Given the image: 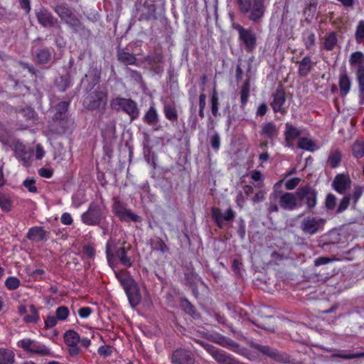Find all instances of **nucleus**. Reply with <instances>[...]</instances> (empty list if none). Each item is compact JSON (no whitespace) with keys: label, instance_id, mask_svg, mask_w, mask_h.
Masks as SVG:
<instances>
[{"label":"nucleus","instance_id":"obj_36","mask_svg":"<svg viewBox=\"0 0 364 364\" xmlns=\"http://www.w3.org/2000/svg\"><path fill=\"white\" fill-rule=\"evenodd\" d=\"M355 38L358 44L364 46V21H360L356 26Z\"/></svg>","mask_w":364,"mask_h":364},{"label":"nucleus","instance_id":"obj_34","mask_svg":"<svg viewBox=\"0 0 364 364\" xmlns=\"http://www.w3.org/2000/svg\"><path fill=\"white\" fill-rule=\"evenodd\" d=\"M116 257L119 258L120 262L126 266L131 267L132 263L129 257L127 255V251L124 247H120L116 252Z\"/></svg>","mask_w":364,"mask_h":364},{"label":"nucleus","instance_id":"obj_46","mask_svg":"<svg viewBox=\"0 0 364 364\" xmlns=\"http://www.w3.org/2000/svg\"><path fill=\"white\" fill-rule=\"evenodd\" d=\"M58 320L55 316H53V315L47 316V317L46 318V319L44 321L45 328L46 329H49V328H51L55 326L58 323Z\"/></svg>","mask_w":364,"mask_h":364},{"label":"nucleus","instance_id":"obj_63","mask_svg":"<svg viewBox=\"0 0 364 364\" xmlns=\"http://www.w3.org/2000/svg\"><path fill=\"white\" fill-rule=\"evenodd\" d=\"M355 75L356 79L364 80V64L356 69Z\"/></svg>","mask_w":364,"mask_h":364},{"label":"nucleus","instance_id":"obj_28","mask_svg":"<svg viewBox=\"0 0 364 364\" xmlns=\"http://www.w3.org/2000/svg\"><path fill=\"white\" fill-rule=\"evenodd\" d=\"M253 346L255 349L258 350L262 353L267 355L269 357L272 358L275 360H280V357L275 350L272 349L268 346H261L259 344H253Z\"/></svg>","mask_w":364,"mask_h":364},{"label":"nucleus","instance_id":"obj_30","mask_svg":"<svg viewBox=\"0 0 364 364\" xmlns=\"http://www.w3.org/2000/svg\"><path fill=\"white\" fill-rule=\"evenodd\" d=\"M337 42L336 34L334 32L330 33L324 38V48L327 50H332L336 47Z\"/></svg>","mask_w":364,"mask_h":364},{"label":"nucleus","instance_id":"obj_43","mask_svg":"<svg viewBox=\"0 0 364 364\" xmlns=\"http://www.w3.org/2000/svg\"><path fill=\"white\" fill-rule=\"evenodd\" d=\"M212 217L218 227L221 228L223 222V213L217 208H212Z\"/></svg>","mask_w":364,"mask_h":364},{"label":"nucleus","instance_id":"obj_23","mask_svg":"<svg viewBox=\"0 0 364 364\" xmlns=\"http://www.w3.org/2000/svg\"><path fill=\"white\" fill-rule=\"evenodd\" d=\"M250 80L247 79L245 80L242 86L240 89V102L241 107L245 108L248 99L250 97Z\"/></svg>","mask_w":364,"mask_h":364},{"label":"nucleus","instance_id":"obj_59","mask_svg":"<svg viewBox=\"0 0 364 364\" xmlns=\"http://www.w3.org/2000/svg\"><path fill=\"white\" fill-rule=\"evenodd\" d=\"M60 220L63 224L66 225H70L73 222L71 215L68 213H64L61 216Z\"/></svg>","mask_w":364,"mask_h":364},{"label":"nucleus","instance_id":"obj_64","mask_svg":"<svg viewBox=\"0 0 364 364\" xmlns=\"http://www.w3.org/2000/svg\"><path fill=\"white\" fill-rule=\"evenodd\" d=\"M267 111V105L264 103L261 104L257 108V115L260 116V117L264 116L266 114Z\"/></svg>","mask_w":364,"mask_h":364},{"label":"nucleus","instance_id":"obj_39","mask_svg":"<svg viewBox=\"0 0 364 364\" xmlns=\"http://www.w3.org/2000/svg\"><path fill=\"white\" fill-rule=\"evenodd\" d=\"M164 114L166 119L170 121H177L178 119V114L175 107L172 105H165L164 106Z\"/></svg>","mask_w":364,"mask_h":364},{"label":"nucleus","instance_id":"obj_33","mask_svg":"<svg viewBox=\"0 0 364 364\" xmlns=\"http://www.w3.org/2000/svg\"><path fill=\"white\" fill-rule=\"evenodd\" d=\"M212 341L223 347H235L237 343L231 339L226 338L220 334L216 335Z\"/></svg>","mask_w":364,"mask_h":364},{"label":"nucleus","instance_id":"obj_14","mask_svg":"<svg viewBox=\"0 0 364 364\" xmlns=\"http://www.w3.org/2000/svg\"><path fill=\"white\" fill-rule=\"evenodd\" d=\"M301 134V132L298 128L290 123H286L284 131L285 146L292 148L294 146V141L299 138Z\"/></svg>","mask_w":364,"mask_h":364},{"label":"nucleus","instance_id":"obj_53","mask_svg":"<svg viewBox=\"0 0 364 364\" xmlns=\"http://www.w3.org/2000/svg\"><path fill=\"white\" fill-rule=\"evenodd\" d=\"M364 188L361 186L355 187L352 195V199L356 203L363 193Z\"/></svg>","mask_w":364,"mask_h":364},{"label":"nucleus","instance_id":"obj_3","mask_svg":"<svg viewBox=\"0 0 364 364\" xmlns=\"http://www.w3.org/2000/svg\"><path fill=\"white\" fill-rule=\"evenodd\" d=\"M107 102V95L105 91L95 90L90 93L84 100L83 105L88 110L104 111Z\"/></svg>","mask_w":364,"mask_h":364},{"label":"nucleus","instance_id":"obj_25","mask_svg":"<svg viewBox=\"0 0 364 364\" xmlns=\"http://www.w3.org/2000/svg\"><path fill=\"white\" fill-rule=\"evenodd\" d=\"M14 362V352L9 349L0 348V364H13Z\"/></svg>","mask_w":364,"mask_h":364},{"label":"nucleus","instance_id":"obj_35","mask_svg":"<svg viewBox=\"0 0 364 364\" xmlns=\"http://www.w3.org/2000/svg\"><path fill=\"white\" fill-rule=\"evenodd\" d=\"M121 220L128 222H140L141 218L140 216L133 213L130 210L126 209L119 217Z\"/></svg>","mask_w":364,"mask_h":364},{"label":"nucleus","instance_id":"obj_52","mask_svg":"<svg viewBox=\"0 0 364 364\" xmlns=\"http://www.w3.org/2000/svg\"><path fill=\"white\" fill-rule=\"evenodd\" d=\"M315 43V35L312 33L308 34L304 39V45L307 49H310Z\"/></svg>","mask_w":364,"mask_h":364},{"label":"nucleus","instance_id":"obj_29","mask_svg":"<svg viewBox=\"0 0 364 364\" xmlns=\"http://www.w3.org/2000/svg\"><path fill=\"white\" fill-rule=\"evenodd\" d=\"M30 314L28 315H25L23 320L25 323H36L39 319V314L37 309L34 305H31L29 306Z\"/></svg>","mask_w":364,"mask_h":364},{"label":"nucleus","instance_id":"obj_26","mask_svg":"<svg viewBox=\"0 0 364 364\" xmlns=\"http://www.w3.org/2000/svg\"><path fill=\"white\" fill-rule=\"evenodd\" d=\"M144 121L149 125L156 123L159 120V114L156 109L151 106L143 117Z\"/></svg>","mask_w":364,"mask_h":364},{"label":"nucleus","instance_id":"obj_27","mask_svg":"<svg viewBox=\"0 0 364 364\" xmlns=\"http://www.w3.org/2000/svg\"><path fill=\"white\" fill-rule=\"evenodd\" d=\"M68 103L67 102H60L56 106V113L54 118L56 120H64L67 118Z\"/></svg>","mask_w":364,"mask_h":364},{"label":"nucleus","instance_id":"obj_15","mask_svg":"<svg viewBox=\"0 0 364 364\" xmlns=\"http://www.w3.org/2000/svg\"><path fill=\"white\" fill-rule=\"evenodd\" d=\"M286 102V97L284 90H277L275 93L273 95V100L271 103V106L274 112H285V108L284 107Z\"/></svg>","mask_w":364,"mask_h":364},{"label":"nucleus","instance_id":"obj_19","mask_svg":"<svg viewBox=\"0 0 364 364\" xmlns=\"http://www.w3.org/2000/svg\"><path fill=\"white\" fill-rule=\"evenodd\" d=\"M38 21L44 27H50L55 24V18L52 14L45 9H41L37 13Z\"/></svg>","mask_w":364,"mask_h":364},{"label":"nucleus","instance_id":"obj_49","mask_svg":"<svg viewBox=\"0 0 364 364\" xmlns=\"http://www.w3.org/2000/svg\"><path fill=\"white\" fill-rule=\"evenodd\" d=\"M154 248L163 252V253H165L168 251V247L166 246L165 242L164 241H162L161 240H157L154 243Z\"/></svg>","mask_w":364,"mask_h":364},{"label":"nucleus","instance_id":"obj_48","mask_svg":"<svg viewBox=\"0 0 364 364\" xmlns=\"http://www.w3.org/2000/svg\"><path fill=\"white\" fill-rule=\"evenodd\" d=\"M112 347L109 346H102L99 347L97 352L100 356L107 358L112 354Z\"/></svg>","mask_w":364,"mask_h":364},{"label":"nucleus","instance_id":"obj_31","mask_svg":"<svg viewBox=\"0 0 364 364\" xmlns=\"http://www.w3.org/2000/svg\"><path fill=\"white\" fill-rule=\"evenodd\" d=\"M341 161V153L338 150H333L330 152L328 163L333 168L339 166Z\"/></svg>","mask_w":364,"mask_h":364},{"label":"nucleus","instance_id":"obj_24","mask_svg":"<svg viewBox=\"0 0 364 364\" xmlns=\"http://www.w3.org/2000/svg\"><path fill=\"white\" fill-rule=\"evenodd\" d=\"M349 65L351 68L364 65V54L361 51H355L350 54L349 57Z\"/></svg>","mask_w":364,"mask_h":364},{"label":"nucleus","instance_id":"obj_42","mask_svg":"<svg viewBox=\"0 0 364 364\" xmlns=\"http://www.w3.org/2000/svg\"><path fill=\"white\" fill-rule=\"evenodd\" d=\"M0 207L6 212H9L11 208V201L2 193H0Z\"/></svg>","mask_w":364,"mask_h":364},{"label":"nucleus","instance_id":"obj_37","mask_svg":"<svg viewBox=\"0 0 364 364\" xmlns=\"http://www.w3.org/2000/svg\"><path fill=\"white\" fill-rule=\"evenodd\" d=\"M211 112L214 117H217L219 111V98L218 92L213 90L210 97Z\"/></svg>","mask_w":364,"mask_h":364},{"label":"nucleus","instance_id":"obj_47","mask_svg":"<svg viewBox=\"0 0 364 364\" xmlns=\"http://www.w3.org/2000/svg\"><path fill=\"white\" fill-rule=\"evenodd\" d=\"M35 180L33 178H27L23 181V186L28 189V191L31 193H37V188L35 186Z\"/></svg>","mask_w":364,"mask_h":364},{"label":"nucleus","instance_id":"obj_58","mask_svg":"<svg viewBox=\"0 0 364 364\" xmlns=\"http://www.w3.org/2000/svg\"><path fill=\"white\" fill-rule=\"evenodd\" d=\"M251 178L256 182L262 183L263 178L260 171L254 170L250 173Z\"/></svg>","mask_w":364,"mask_h":364},{"label":"nucleus","instance_id":"obj_62","mask_svg":"<svg viewBox=\"0 0 364 364\" xmlns=\"http://www.w3.org/2000/svg\"><path fill=\"white\" fill-rule=\"evenodd\" d=\"M235 217V212L231 210L228 209L223 213V220L226 221H230L232 220Z\"/></svg>","mask_w":364,"mask_h":364},{"label":"nucleus","instance_id":"obj_56","mask_svg":"<svg viewBox=\"0 0 364 364\" xmlns=\"http://www.w3.org/2000/svg\"><path fill=\"white\" fill-rule=\"evenodd\" d=\"M349 202L350 198L348 197H344L340 202L339 206L337 210V213H342L343 211L346 210L349 205Z\"/></svg>","mask_w":364,"mask_h":364},{"label":"nucleus","instance_id":"obj_32","mask_svg":"<svg viewBox=\"0 0 364 364\" xmlns=\"http://www.w3.org/2000/svg\"><path fill=\"white\" fill-rule=\"evenodd\" d=\"M118 59L125 65H135L136 57L128 52L121 50L118 52Z\"/></svg>","mask_w":364,"mask_h":364},{"label":"nucleus","instance_id":"obj_1","mask_svg":"<svg viewBox=\"0 0 364 364\" xmlns=\"http://www.w3.org/2000/svg\"><path fill=\"white\" fill-rule=\"evenodd\" d=\"M240 11L244 14H248V18L257 22L259 21L264 14V5L263 0H237Z\"/></svg>","mask_w":364,"mask_h":364},{"label":"nucleus","instance_id":"obj_40","mask_svg":"<svg viewBox=\"0 0 364 364\" xmlns=\"http://www.w3.org/2000/svg\"><path fill=\"white\" fill-rule=\"evenodd\" d=\"M70 314L69 309L65 306H59L55 310V316L60 321H65Z\"/></svg>","mask_w":364,"mask_h":364},{"label":"nucleus","instance_id":"obj_5","mask_svg":"<svg viewBox=\"0 0 364 364\" xmlns=\"http://www.w3.org/2000/svg\"><path fill=\"white\" fill-rule=\"evenodd\" d=\"M325 223V219L308 216L301 221V229L305 234L312 235L322 231Z\"/></svg>","mask_w":364,"mask_h":364},{"label":"nucleus","instance_id":"obj_2","mask_svg":"<svg viewBox=\"0 0 364 364\" xmlns=\"http://www.w3.org/2000/svg\"><path fill=\"white\" fill-rule=\"evenodd\" d=\"M105 207L102 204L92 203L87 210L81 215V220L87 225H97L105 217Z\"/></svg>","mask_w":364,"mask_h":364},{"label":"nucleus","instance_id":"obj_22","mask_svg":"<svg viewBox=\"0 0 364 364\" xmlns=\"http://www.w3.org/2000/svg\"><path fill=\"white\" fill-rule=\"evenodd\" d=\"M298 147L301 149L309 151H314L318 149L316 144L309 137H299L298 141Z\"/></svg>","mask_w":364,"mask_h":364},{"label":"nucleus","instance_id":"obj_61","mask_svg":"<svg viewBox=\"0 0 364 364\" xmlns=\"http://www.w3.org/2000/svg\"><path fill=\"white\" fill-rule=\"evenodd\" d=\"M53 171L46 168H41L38 170V174L43 178H50L53 176Z\"/></svg>","mask_w":364,"mask_h":364},{"label":"nucleus","instance_id":"obj_21","mask_svg":"<svg viewBox=\"0 0 364 364\" xmlns=\"http://www.w3.org/2000/svg\"><path fill=\"white\" fill-rule=\"evenodd\" d=\"M299 68L298 73L300 76H306L311 70L313 64L309 56L304 57L301 60L298 62Z\"/></svg>","mask_w":364,"mask_h":364},{"label":"nucleus","instance_id":"obj_60","mask_svg":"<svg viewBox=\"0 0 364 364\" xmlns=\"http://www.w3.org/2000/svg\"><path fill=\"white\" fill-rule=\"evenodd\" d=\"M210 144L211 146L215 149H218L220 145V138L218 134H215L210 138Z\"/></svg>","mask_w":364,"mask_h":364},{"label":"nucleus","instance_id":"obj_44","mask_svg":"<svg viewBox=\"0 0 364 364\" xmlns=\"http://www.w3.org/2000/svg\"><path fill=\"white\" fill-rule=\"evenodd\" d=\"M116 125L115 122L110 121L103 131L104 134L107 137H112L115 134Z\"/></svg>","mask_w":364,"mask_h":364},{"label":"nucleus","instance_id":"obj_54","mask_svg":"<svg viewBox=\"0 0 364 364\" xmlns=\"http://www.w3.org/2000/svg\"><path fill=\"white\" fill-rule=\"evenodd\" d=\"M92 309L89 306L82 307L78 310V314L82 318H87L92 313Z\"/></svg>","mask_w":364,"mask_h":364},{"label":"nucleus","instance_id":"obj_55","mask_svg":"<svg viewBox=\"0 0 364 364\" xmlns=\"http://www.w3.org/2000/svg\"><path fill=\"white\" fill-rule=\"evenodd\" d=\"M336 260H337V259H336V258L330 259L326 257H320L315 259L314 264H315V266H320V265L326 264L330 262L336 261Z\"/></svg>","mask_w":364,"mask_h":364},{"label":"nucleus","instance_id":"obj_12","mask_svg":"<svg viewBox=\"0 0 364 364\" xmlns=\"http://www.w3.org/2000/svg\"><path fill=\"white\" fill-rule=\"evenodd\" d=\"M55 11L63 21L71 27H77L80 25L78 18L65 5L56 6Z\"/></svg>","mask_w":364,"mask_h":364},{"label":"nucleus","instance_id":"obj_57","mask_svg":"<svg viewBox=\"0 0 364 364\" xmlns=\"http://www.w3.org/2000/svg\"><path fill=\"white\" fill-rule=\"evenodd\" d=\"M127 208H124L122 203L117 202L113 206V212L119 217Z\"/></svg>","mask_w":364,"mask_h":364},{"label":"nucleus","instance_id":"obj_16","mask_svg":"<svg viewBox=\"0 0 364 364\" xmlns=\"http://www.w3.org/2000/svg\"><path fill=\"white\" fill-rule=\"evenodd\" d=\"M350 183L348 175L338 174L333 181V187L338 193L342 194L350 187Z\"/></svg>","mask_w":364,"mask_h":364},{"label":"nucleus","instance_id":"obj_9","mask_svg":"<svg viewBox=\"0 0 364 364\" xmlns=\"http://www.w3.org/2000/svg\"><path fill=\"white\" fill-rule=\"evenodd\" d=\"M122 284L131 306H137L141 301V295L136 283L129 279L123 281Z\"/></svg>","mask_w":364,"mask_h":364},{"label":"nucleus","instance_id":"obj_7","mask_svg":"<svg viewBox=\"0 0 364 364\" xmlns=\"http://www.w3.org/2000/svg\"><path fill=\"white\" fill-rule=\"evenodd\" d=\"M278 198L281 208L284 210H292L299 207L297 201L299 198L296 193L275 191L271 195L270 198Z\"/></svg>","mask_w":364,"mask_h":364},{"label":"nucleus","instance_id":"obj_20","mask_svg":"<svg viewBox=\"0 0 364 364\" xmlns=\"http://www.w3.org/2000/svg\"><path fill=\"white\" fill-rule=\"evenodd\" d=\"M46 233L43 228L36 226L28 230L27 237L31 240L39 242L46 239Z\"/></svg>","mask_w":364,"mask_h":364},{"label":"nucleus","instance_id":"obj_8","mask_svg":"<svg viewBox=\"0 0 364 364\" xmlns=\"http://www.w3.org/2000/svg\"><path fill=\"white\" fill-rule=\"evenodd\" d=\"M233 28L238 32L239 40L242 43L246 50L251 51L256 46L255 34L248 28H245L240 24H235Z\"/></svg>","mask_w":364,"mask_h":364},{"label":"nucleus","instance_id":"obj_18","mask_svg":"<svg viewBox=\"0 0 364 364\" xmlns=\"http://www.w3.org/2000/svg\"><path fill=\"white\" fill-rule=\"evenodd\" d=\"M279 132V127L274 123L265 122L262 124L260 134L267 139H273L277 137Z\"/></svg>","mask_w":364,"mask_h":364},{"label":"nucleus","instance_id":"obj_6","mask_svg":"<svg viewBox=\"0 0 364 364\" xmlns=\"http://www.w3.org/2000/svg\"><path fill=\"white\" fill-rule=\"evenodd\" d=\"M112 107L115 109H122L128 114L132 119L139 116L136 104L132 100L125 98H116L111 102Z\"/></svg>","mask_w":364,"mask_h":364},{"label":"nucleus","instance_id":"obj_51","mask_svg":"<svg viewBox=\"0 0 364 364\" xmlns=\"http://www.w3.org/2000/svg\"><path fill=\"white\" fill-rule=\"evenodd\" d=\"M336 203V198L332 195L328 194L326 199V206L328 209L332 210L334 208Z\"/></svg>","mask_w":364,"mask_h":364},{"label":"nucleus","instance_id":"obj_10","mask_svg":"<svg viewBox=\"0 0 364 364\" xmlns=\"http://www.w3.org/2000/svg\"><path fill=\"white\" fill-rule=\"evenodd\" d=\"M64 340L68 346V353L71 356H76L80 354V348L78 345L80 337L76 331L73 330L67 331L64 334Z\"/></svg>","mask_w":364,"mask_h":364},{"label":"nucleus","instance_id":"obj_17","mask_svg":"<svg viewBox=\"0 0 364 364\" xmlns=\"http://www.w3.org/2000/svg\"><path fill=\"white\" fill-rule=\"evenodd\" d=\"M338 86L341 97H346L350 91L352 81L346 70L339 75Z\"/></svg>","mask_w":364,"mask_h":364},{"label":"nucleus","instance_id":"obj_45","mask_svg":"<svg viewBox=\"0 0 364 364\" xmlns=\"http://www.w3.org/2000/svg\"><path fill=\"white\" fill-rule=\"evenodd\" d=\"M50 53L48 50H46V49H43V50H41L38 53H37V59L38 60V62L40 63H46L48 61V60L50 59Z\"/></svg>","mask_w":364,"mask_h":364},{"label":"nucleus","instance_id":"obj_50","mask_svg":"<svg viewBox=\"0 0 364 364\" xmlns=\"http://www.w3.org/2000/svg\"><path fill=\"white\" fill-rule=\"evenodd\" d=\"M299 182H300L299 178H291L286 182L285 188L287 190H293L299 185Z\"/></svg>","mask_w":364,"mask_h":364},{"label":"nucleus","instance_id":"obj_13","mask_svg":"<svg viewBox=\"0 0 364 364\" xmlns=\"http://www.w3.org/2000/svg\"><path fill=\"white\" fill-rule=\"evenodd\" d=\"M171 362L173 364H194L195 359L191 351L178 349L173 353Z\"/></svg>","mask_w":364,"mask_h":364},{"label":"nucleus","instance_id":"obj_4","mask_svg":"<svg viewBox=\"0 0 364 364\" xmlns=\"http://www.w3.org/2000/svg\"><path fill=\"white\" fill-rule=\"evenodd\" d=\"M18 346L21 348L23 350L36 354L41 356H47L51 355L50 349L46 345L35 340L30 338H24L18 342Z\"/></svg>","mask_w":364,"mask_h":364},{"label":"nucleus","instance_id":"obj_11","mask_svg":"<svg viewBox=\"0 0 364 364\" xmlns=\"http://www.w3.org/2000/svg\"><path fill=\"white\" fill-rule=\"evenodd\" d=\"M296 196L299 200L306 201L307 208L311 210L316 205V192L309 186H304L297 189Z\"/></svg>","mask_w":364,"mask_h":364},{"label":"nucleus","instance_id":"obj_41","mask_svg":"<svg viewBox=\"0 0 364 364\" xmlns=\"http://www.w3.org/2000/svg\"><path fill=\"white\" fill-rule=\"evenodd\" d=\"M5 286L9 290H15L20 286V280L16 277H9L5 281Z\"/></svg>","mask_w":364,"mask_h":364},{"label":"nucleus","instance_id":"obj_38","mask_svg":"<svg viewBox=\"0 0 364 364\" xmlns=\"http://www.w3.org/2000/svg\"><path fill=\"white\" fill-rule=\"evenodd\" d=\"M353 154L356 158H361L364 156V141H356L352 147Z\"/></svg>","mask_w":364,"mask_h":364}]
</instances>
